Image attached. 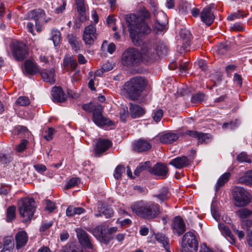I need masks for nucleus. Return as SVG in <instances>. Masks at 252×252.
<instances>
[{
    "label": "nucleus",
    "mask_w": 252,
    "mask_h": 252,
    "mask_svg": "<svg viewBox=\"0 0 252 252\" xmlns=\"http://www.w3.org/2000/svg\"><path fill=\"white\" fill-rule=\"evenodd\" d=\"M151 17L150 12L144 7L140 8L138 11V16L134 14H129L126 16V20L130 37L136 45H140L138 40V34H148L151 29L145 22Z\"/></svg>",
    "instance_id": "obj_1"
},
{
    "label": "nucleus",
    "mask_w": 252,
    "mask_h": 252,
    "mask_svg": "<svg viewBox=\"0 0 252 252\" xmlns=\"http://www.w3.org/2000/svg\"><path fill=\"white\" fill-rule=\"evenodd\" d=\"M143 58L148 63L154 62L158 57L165 55L167 48L163 42L147 40L142 44Z\"/></svg>",
    "instance_id": "obj_2"
},
{
    "label": "nucleus",
    "mask_w": 252,
    "mask_h": 252,
    "mask_svg": "<svg viewBox=\"0 0 252 252\" xmlns=\"http://www.w3.org/2000/svg\"><path fill=\"white\" fill-rule=\"evenodd\" d=\"M131 208L133 213L147 220L158 217L161 212L160 206L154 202H137L131 205Z\"/></svg>",
    "instance_id": "obj_3"
},
{
    "label": "nucleus",
    "mask_w": 252,
    "mask_h": 252,
    "mask_svg": "<svg viewBox=\"0 0 252 252\" xmlns=\"http://www.w3.org/2000/svg\"><path fill=\"white\" fill-rule=\"evenodd\" d=\"M141 61L148 63L143 58L142 45L140 52L135 48H130L125 51L122 57V64L127 67L136 66Z\"/></svg>",
    "instance_id": "obj_4"
},
{
    "label": "nucleus",
    "mask_w": 252,
    "mask_h": 252,
    "mask_svg": "<svg viewBox=\"0 0 252 252\" xmlns=\"http://www.w3.org/2000/svg\"><path fill=\"white\" fill-rule=\"evenodd\" d=\"M146 85V81L142 77L132 78L126 83L124 89L132 99H137L143 91Z\"/></svg>",
    "instance_id": "obj_5"
},
{
    "label": "nucleus",
    "mask_w": 252,
    "mask_h": 252,
    "mask_svg": "<svg viewBox=\"0 0 252 252\" xmlns=\"http://www.w3.org/2000/svg\"><path fill=\"white\" fill-rule=\"evenodd\" d=\"M35 211V202L32 198H25L19 202V211L25 221L30 220Z\"/></svg>",
    "instance_id": "obj_6"
},
{
    "label": "nucleus",
    "mask_w": 252,
    "mask_h": 252,
    "mask_svg": "<svg viewBox=\"0 0 252 252\" xmlns=\"http://www.w3.org/2000/svg\"><path fill=\"white\" fill-rule=\"evenodd\" d=\"M232 195L234 204L237 207H244L251 202L250 193L243 187H235L233 190Z\"/></svg>",
    "instance_id": "obj_7"
},
{
    "label": "nucleus",
    "mask_w": 252,
    "mask_h": 252,
    "mask_svg": "<svg viewBox=\"0 0 252 252\" xmlns=\"http://www.w3.org/2000/svg\"><path fill=\"white\" fill-rule=\"evenodd\" d=\"M150 3L152 7L153 13L156 18V23L154 25V30L157 32L163 31L166 28L168 23V19L166 14L161 11H157L156 3L151 0Z\"/></svg>",
    "instance_id": "obj_8"
},
{
    "label": "nucleus",
    "mask_w": 252,
    "mask_h": 252,
    "mask_svg": "<svg viewBox=\"0 0 252 252\" xmlns=\"http://www.w3.org/2000/svg\"><path fill=\"white\" fill-rule=\"evenodd\" d=\"M182 252H195L198 243L193 232H187L183 236L182 242Z\"/></svg>",
    "instance_id": "obj_9"
},
{
    "label": "nucleus",
    "mask_w": 252,
    "mask_h": 252,
    "mask_svg": "<svg viewBox=\"0 0 252 252\" xmlns=\"http://www.w3.org/2000/svg\"><path fill=\"white\" fill-rule=\"evenodd\" d=\"M13 56L18 61H22L28 55V49L26 45L22 42L14 41L12 45Z\"/></svg>",
    "instance_id": "obj_10"
},
{
    "label": "nucleus",
    "mask_w": 252,
    "mask_h": 252,
    "mask_svg": "<svg viewBox=\"0 0 252 252\" xmlns=\"http://www.w3.org/2000/svg\"><path fill=\"white\" fill-rule=\"evenodd\" d=\"M102 108L101 106H97L95 111L93 113L92 120L94 123L98 126L105 125L111 126L113 123L109 119L103 117L102 114Z\"/></svg>",
    "instance_id": "obj_11"
},
{
    "label": "nucleus",
    "mask_w": 252,
    "mask_h": 252,
    "mask_svg": "<svg viewBox=\"0 0 252 252\" xmlns=\"http://www.w3.org/2000/svg\"><path fill=\"white\" fill-rule=\"evenodd\" d=\"M96 37L97 33L94 25L90 24L85 28L83 32V39L86 44H93Z\"/></svg>",
    "instance_id": "obj_12"
},
{
    "label": "nucleus",
    "mask_w": 252,
    "mask_h": 252,
    "mask_svg": "<svg viewBox=\"0 0 252 252\" xmlns=\"http://www.w3.org/2000/svg\"><path fill=\"white\" fill-rule=\"evenodd\" d=\"M133 149L138 153L147 152L152 148V144L150 141L140 138L135 141L133 144Z\"/></svg>",
    "instance_id": "obj_13"
},
{
    "label": "nucleus",
    "mask_w": 252,
    "mask_h": 252,
    "mask_svg": "<svg viewBox=\"0 0 252 252\" xmlns=\"http://www.w3.org/2000/svg\"><path fill=\"white\" fill-rule=\"evenodd\" d=\"M186 133L187 135L196 138L198 144H207L212 139V135L208 133L194 130H187Z\"/></svg>",
    "instance_id": "obj_14"
},
{
    "label": "nucleus",
    "mask_w": 252,
    "mask_h": 252,
    "mask_svg": "<svg viewBox=\"0 0 252 252\" xmlns=\"http://www.w3.org/2000/svg\"><path fill=\"white\" fill-rule=\"evenodd\" d=\"M149 171L152 174L160 177L162 179H165L167 177L169 170L166 165L158 163L153 168L150 169Z\"/></svg>",
    "instance_id": "obj_15"
},
{
    "label": "nucleus",
    "mask_w": 252,
    "mask_h": 252,
    "mask_svg": "<svg viewBox=\"0 0 252 252\" xmlns=\"http://www.w3.org/2000/svg\"><path fill=\"white\" fill-rule=\"evenodd\" d=\"M172 228L174 233H177L179 236L185 232V223L180 217L178 216L174 219L172 223Z\"/></svg>",
    "instance_id": "obj_16"
},
{
    "label": "nucleus",
    "mask_w": 252,
    "mask_h": 252,
    "mask_svg": "<svg viewBox=\"0 0 252 252\" xmlns=\"http://www.w3.org/2000/svg\"><path fill=\"white\" fill-rule=\"evenodd\" d=\"M200 18L201 21L208 26L213 23L215 16L210 7L207 6L203 9L200 13Z\"/></svg>",
    "instance_id": "obj_17"
},
{
    "label": "nucleus",
    "mask_w": 252,
    "mask_h": 252,
    "mask_svg": "<svg viewBox=\"0 0 252 252\" xmlns=\"http://www.w3.org/2000/svg\"><path fill=\"white\" fill-rule=\"evenodd\" d=\"M112 146V142L108 139L98 140L94 148L95 153L97 155L106 151Z\"/></svg>",
    "instance_id": "obj_18"
},
{
    "label": "nucleus",
    "mask_w": 252,
    "mask_h": 252,
    "mask_svg": "<svg viewBox=\"0 0 252 252\" xmlns=\"http://www.w3.org/2000/svg\"><path fill=\"white\" fill-rule=\"evenodd\" d=\"M76 233L79 241L82 245L89 249L93 248L90 239L86 231L78 228L76 229Z\"/></svg>",
    "instance_id": "obj_19"
},
{
    "label": "nucleus",
    "mask_w": 252,
    "mask_h": 252,
    "mask_svg": "<svg viewBox=\"0 0 252 252\" xmlns=\"http://www.w3.org/2000/svg\"><path fill=\"white\" fill-rule=\"evenodd\" d=\"M190 164L188 158L186 156L178 157L172 159L169 164L177 169H182L188 166Z\"/></svg>",
    "instance_id": "obj_20"
},
{
    "label": "nucleus",
    "mask_w": 252,
    "mask_h": 252,
    "mask_svg": "<svg viewBox=\"0 0 252 252\" xmlns=\"http://www.w3.org/2000/svg\"><path fill=\"white\" fill-rule=\"evenodd\" d=\"M51 94L54 102H62L64 101L66 98V95L60 87H54Z\"/></svg>",
    "instance_id": "obj_21"
},
{
    "label": "nucleus",
    "mask_w": 252,
    "mask_h": 252,
    "mask_svg": "<svg viewBox=\"0 0 252 252\" xmlns=\"http://www.w3.org/2000/svg\"><path fill=\"white\" fill-rule=\"evenodd\" d=\"M44 11L41 9L33 10L29 12L27 17L29 19H33L35 25L37 26L38 21H44L45 20Z\"/></svg>",
    "instance_id": "obj_22"
},
{
    "label": "nucleus",
    "mask_w": 252,
    "mask_h": 252,
    "mask_svg": "<svg viewBox=\"0 0 252 252\" xmlns=\"http://www.w3.org/2000/svg\"><path fill=\"white\" fill-rule=\"evenodd\" d=\"M16 247L17 249H19L25 246L28 240L27 234L25 231L18 232L15 236Z\"/></svg>",
    "instance_id": "obj_23"
},
{
    "label": "nucleus",
    "mask_w": 252,
    "mask_h": 252,
    "mask_svg": "<svg viewBox=\"0 0 252 252\" xmlns=\"http://www.w3.org/2000/svg\"><path fill=\"white\" fill-rule=\"evenodd\" d=\"M42 78L44 81L53 84L55 83V70L51 69L49 70H44L40 72Z\"/></svg>",
    "instance_id": "obj_24"
},
{
    "label": "nucleus",
    "mask_w": 252,
    "mask_h": 252,
    "mask_svg": "<svg viewBox=\"0 0 252 252\" xmlns=\"http://www.w3.org/2000/svg\"><path fill=\"white\" fill-rule=\"evenodd\" d=\"M179 138L177 134L173 132H167L160 136V141L165 144H169L176 141Z\"/></svg>",
    "instance_id": "obj_25"
},
{
    "label": "nucleus",
    "mask_w": 252,
    "mask_h": 252,
    "mask_svg": "<svg viewBox=\"0 0 252 252\" xmlns=\"http://www.w3.org/2000/svg\"><path fill=\"white\" fill-rule=\"evenodd\" d=\"M145 110L140 106L136 104H130L129 113L132 118H137L142 116L145 114Z\"/></svg>",
    "instance_id": "obj_26"
},
{
    "label": "nucleus",
    "mask_w": 252,
    "mask_h": 252,
    "mask_svg": "<svg viewBox=\"0 0 252 252\" xmlns=\"http://www.w3.org/2000/svg\"><path fill=\"white\" fill-rule=\"evenodd\" d=\"M38 72L36 65L32 61L27 60L25 63L24 73L26 74L34 75Z\"/></svg>",
    "instance_id": "obj_27"
},
{
    "label": "nucleus",
    "mask_w": 252,
    "mask_h": 252,
    "mask_svg": "<svg viewBox=\"0 0 252 252\" xmlns=\"http://www.w3.org/2000/svg\"><path fill=\"white\" fill-rule=\"evenodd\" d=\"M238 181L240 184L252 185V170H249L242 176H239Z\"/></svg>",
    "instance_id": "obj_28"
},
{
    "label": "nucleus",
    "mask_w": 252,
    "mask_h": 252,
    "mask_svg": "<svg viewBox=\"0 0 252 252\" xmlns=\"http://www.w3.org/2000/svg\"><path fill=\"white\" fill-rule=\"evenodd\" d=\"M63 64L64 67H70L72 70H75L77 66L76 59L72 56L65 55L63 61Z\"/></svg>",
    "instance_id": "obj_29"
},
{
    "label": "nucleus",
    "mask_w": 252,
    "mask_h": 252,
    "mask_svg": "<svg viewBox=\"0 0 252 252\" xmlns=\"http://www.w3.org/2000/svg\"><path fill=\"white\" fill-rule=\"evenodd\" d=\"M221 234L226 236H228L230 239V243L234 244L235 242V239L234 236L231 234V232L228 227L223 223H219L218 225Z\"/></svg>",
    "instance_id": "obj_30"
},
{
    "label": "nucleus",
    "mask_w": 252,
    "mask_h": 252,
    "mask_svg": "<svg viewBox=\"0 0 252 252\" xmlns=\"http://www.w3.org/2000/svg\"><path fill=\"white\" fill-rule=\"evenodd\" d=\"M230 175L229 172H225L219 178L216 186L217 191L229 181Z\"/></svg>",
    "instance_id": "obj_31"
},
{
    "label": "nucleus",
    "mask_w": 252,
    "mask_h": 252,
    "mask_svg": "<svg viewBox=\"0 0 252 252\" xmlns=\"http://www.w3.org/2000/svg\"><path fill=\"white\" fill-rule=\"evenodd\" d=\"M67 38L68 43L71 45L72 48L74 50V51L77 52L79 50L80 48L79 42L77 40L76 36L73 34H70L67 36Z\"/></svg>",
    "instance_id": "obj_32"
},
{
    "label": "nucleus",
    "mask_w": 252,
    "mask_h": 252,
    "mask_svg": "<svg viewBox=\"0 0 252 252\" xmlns=\"http://www.w3.org/2000/svg\"><path fill=\"white\" fill-rule=\"evenodd\" d=\"M66 4V2L62 1V2H60L59 1H57V2H55V1L52 3V7L54 9L55 12L56 14H60L62 13L65 9Z\"/></svg>",
    "instance_id": "obj_33"
},
{
    "label": "nucleus",
    "mask_w": 252,
    "mask_h": 252,
    "mask_svg": "<svg viewBox=\"0 0 252 252\" xmlns=\"http://www.w3.org/2000/svg\"><path fill=\"white\" fill-rule=\"evenodd\" d=\"M150 167L151 163L150 161H147L145 162L141 163L134 170V173L135 175L138 176L141 172L150 169Z\"/></svg>",
    "instance_id": "obj_34"
},
{
    "label": "nucleus",
    "mask_w": 252,
    "mask_h": 252,
    "mask_svg": "<svg viewBox=\"0 0 252 252\" xmlns=\"http://www.w3.org/2000/svg\"><path fill=\"white\" fill-rule=\"evenodd\" d=\"M51 38L55 46L58 45L61 41V34L58 30H53L51 32Z\"/></svg>",
    "instance_id": "obj_35"
},
{
    "label": "nucleus",
    "mask_w": 252,
    "mask_h": 252,
    "mask_svg": "<svg viewBox=\"0 0 252 252\" xmlns=\"http://www.w3.org/2000/svg\"><path fill=\"white\" fill-rule=\"evenodd\" d=\"M170 196L169 190L166 188H162L160 193L156 197L161 202L168 199Z\"/></svg>",
    "instance_id": "obj_36"
},
{
    "label": "nucleus",
    "mask_w": 252,
    "mask_h": 252,
    "mask_svg": "<svg viewBox=\"0 0 252 252\" xmlns=\"http://www.w3.org/2000/svg\"><path fill=\"white\" fill-rule=\"evenodd\" d=\"M75 1L78 11L81 14L80 18L83 20L86 18L85 16H84L83 14L85 12L84 0H75Z\"/></svg>",
    "instance_id": "obj_37"
},
{
    "label": "nucleus",
    "mask_w": 252,
    "mask_h": 252,
    "mask_svg": "<svg viewBox=\"0 0 252 252\" xmlns=\"http://www.w3.org/2000/svg\"><path fill=\"white\" fill-rule=\"evenodd\" d=\"M236 214L241 219H244L252 215V211L247 208H242L236 212Z\"/></svg>",
    "instance_id": "obj_38"
},
{
    "label": "nucleus",
    "mask_w": 252,
    "mask_h": 252,
    "mask_svg": "<svg viewBox=\"0 0 252 252\" xmlns=\"http://www.w3.org/2000/svg\"><path fill=\"white\" fill-rule=\"evenodd\" d=\"M240 124V121L238 119H235L234 121H232L228 123H224L222 126V127L223 129L229 128L232 130L237 127Z\"/></svg>",
    "instance_id": "obj_39"
},
{
    "label": "nucleus",
    "mask_w": 252,
    "mask_h": 252,
    "mask_svg": "<svg viewBox=\"0 0 252 252\" xmlns=\"http://www.w3.org/2000/svg\"><path fill=\"white\" fill-rule=\"evenodd\" d=\"M16 207L14 206H10L7 210L6 221L11 222L15 218Z\"/></svg>",
    "instance_id": "obj_40"
},
{
    "label": "nucleus",
    "mask_w": 252,
    "mask_h": 252,
    "mask_svg": "<svg viewBox=\"0 0 252 252\" xmlns=\"http://www.w3.org/2000/svg\"><path fill=\"white\" fill-rule=\"evenodd\" d=\"M155 238L158 242L162 244L163 247L168 252V249L169 248L168 243L167 241V238H165V236L161 234L158 233L155 235Z\"/></svg>",
    "instance_id": "obj_41"
},
{
    "label": "nucleus",
    "mask_w": 252,
    "mask_h": 252,
    "mask_svg": "<svg viewBox=\"0 0 252 252\" xmlns=\"http://www.w3.org/2000/svg\"><path fill=\"white\" fill-rule=\"evenodd\" d=\"M126 168L125 167L122 165H118L114 172L113 175L114 178L117 180H120L122 178V175L123 173L125 172Z\"/></svg>",
    "instance_id": "obj_42"
},
{
    "label": "nucleus",
    "mask_w": 252,
    "mask_h": 252,
    "mask_svg": "<svg viewBox=\"0 0 252 252\" xmlns=\"http://www.w3.org/2000/svg\"><path fill=\"white\" fill-rule=\"evenodd\" d=\"M89 231L93 234V235L98 240H100L101 236H102L103 229L100 226H96L92 230H89Z\"/></svg>",
    "instance_id": "obj_43"
},
{
    "label": "nucleus",
    "mask_w": 252,
    "mask_h": 252,
    "mask_svg": "<svg viewBox=\"0 0 252 252\" xmlns=\"http://www.w3.org/2000/svg\"><path fill=\"white\" fill-rule=\"evenodd\" d=\"M100 106L101 105L98 104H94L92 103H88L83 105L82 108L86 111L90 113L92 112L93 113L95 111V108H96L97 106Z\"/></svg>",
    "instance_id": "obj_44"
},
{
    "label": "nucleus",
    "mask_w": 252,
    "mask_h": 252,
    "mask_svg": "<svg viewBox=\"0 0 252 252\" xmlns=\"http://www.w3.org/2000/svg\"><path fill=\"white\" fill-rule=\"evenodd\" d=\"M179 34L180 37L183 39L185 40L187 43L188 42L191 37V34L190 32L186 29L181 30Z\"/></svg>",
    "instance_id": "obj_45"
},
{
    "label": "nucleus",
    "mask_w": 252,
    "mask_h": 252,
    "mask_svg": "<svg viewBox=\"0 0 252 252\" xmlns=\"http://www.w3.org/2000/svg\"><path fill=\"white\" fill-rule=\"evenodd\" d=\"M205 95L203 94L197 93L192 96L191 101L194 103H199L203 101Z\"/></svg>",
    "instance_id": "obj_46"
},
{
    "label": "nucleus",
    "mask_w": 252,
    "mask_h": 252,
    "mask_svg": "<svg viewBox=\"0 0 252 252\" xmlns=\"http://www.w3.org/2000/svg\"><path fill=\"white\" fill-rule=\"evenodd\" d=\"M17 131L18 134H22L24 137H28L30 134L27 128L22 126H18L16 127Z\"/></svg>",
    "instance_id": "obj_47"
},
{
    "label": "nucleus",
    "mask_w": 252,
    "mask_h": 252,
    "mask_svg": "<svg viewBox=\"0 0 252 252\" xmlns=\"http://www.w3.org/2000/svg\"><path fill=\"white\" fill-rule=\"evenodd\" d=\"M245 16H246V14H243L240 11H238L237 12L229 15L227 17V20L229 21H233L236 19L243 18Z\"/></svg>",
    "instance_id": "obj_48"
},
{
    "label": "nucleus",
    "mask_w": 252,
    "mask_h": 252,
    "mask_svg": "<svg viewBox=\"0 0 252 252\" xmlns=\"http://www.w3.org/2000/svg\"><path fill=\"white\" fill-rule=\"evenodd\" d=\"M28 144V141L26 139L22 140L21 142L16 146L15 150L17 152H22L24 151Z\"/></svg>",
    "instance_id": "obj_49"
},
{
    "label": "nucleus",
    "mask_w": 252,
    "mask_h": 252,
    "mask_svg": "<svg viewBox=\"0 0 252 252\" xmlns=\"http://www.w3.org/2000/svg\"><path fill=\"white\" fill-rule=\"evenodd\" d=\"M3 246L5 248L13 249L14 247V242L11 237H6L3 240Z\"/></svg>",
    "instance_id": "obj_50"
},
{
    "label": "nucleus",
    "mask_w": 252,
    "mask_h": 252,
    "mask_svg": "<svg viewBox=\"0 0 252 252\" xmlns=\"http://www.w3.org/2000/svg\"><path fill=\"white\" fill-rule=\"evenodd\" d=\"M237 160L240 162H251V160L249 158L248 156L245 153H242L238 155L237 157Z\"/></svg>",
    "instance_id": "obj_51"
},
{
    "label": "nucleus",
    "mask_w": 252,
    "mask_h": 252,
    "mask_svg": "<svg viewBox=\"0 0 252 252\" xmlns=\"http://www.w3.org/2000/svg\"><path fill=\"white\" fill-rule=\"evenodd\" d=\"M17 104L20 106H27L30 103L28 97L26 96H20L16 100Z\"/></svg>",
    "instance_id": "obj_52"
},
{
    "label": "nucleus",
    "mask_w": 252,
    "mask_h": 252,
    "mask_svg": "<svg viewBox=\"0 0 252 252\" xmlns=\"http://www.w3.org/2000/svg\"><path fill=\"white\" fill-rule=\"evenodd\" d=\"M79 182V179L76 178H73L70 179L66 185V189H69L76 186Z\"/></svg>",
    "instance_id": "obj_53"
},
{
    "label": "nucleus",
    "mask_w": 252,
    "mask_h": 252,
    "mask_svg": "<svg viewBox=\"0 0 252 252\" xmlns=\"http://www.w3.org/2000/svg\"><path fill=\"white\" fill-rule=\"evenodd\" d=\"M11 158L9 155L0 153V162L6 164L11 161Z\"/></svg>",
    "instance_id": "obj_54"
},
{
    "label": "nucleus",
    "mask_w": 252,
    "mask_h": 252,
    "mask_svg": "<svg viewBox=\"0 0 252 252\" xmlns=\"http://www.w3.org/2000/svg\"><path fill=\"white\" fill-rule=\"evenodd\" d=\"M228 48L224 44H220L219 45L217 50V53L220 55L225 54L228 51Z\"/></svg>",
    "instance_id": "obj_55"
},
{
    "label": "nucleus",
    "mask_w": 252,
    "mask_h": 252,
    "mask_svg": "<svg viewBox=\"0 0 252 252\" xmlns=\"http://www.w3.org/2000/svg\"><path fill=\"white\" fill-rule=\"evenodd\" d=\"M112 239L113 237L110 234H103L99 241L105 244H107Z\"/></svg>",
    "instance_id": "obj_56"
},
{
    "label": "nucleus",
    "mask_w": 252,
    "mask_h": 252,
    "mask_svg": "<svg viewBox=\"0 0 252 252\" xmlns=\"http://www.w3.org/2000/svg\"><path fill=\"white\" fill-rule=\"evenodd\" d=\"M163 116V111L161 109L157 110L153 116V119L156 122H158L160 121Z\"/></svg>",
    "instance_id": "obj_57"
},
{
    "label": "nucleus",
    "mask_w": 252,
    "mask_h": 252,
    "mask_svg": "<svg viewBox=\"0 0 252 252\" xmlns=\"http://www.w3.org/2000/svg\"><path fill=\"white\" fill-rule=\"evenodd\" d=\"M46 209L50 212H53L56 208L55 203L49 200H47L46 201Z\"/></svg>",
    "instance_id": "obj_58"
},
{
    "label": "nucleus",
    "mask_w": 252,
    "mask_h": 252,
    "mask_svg": "<svg viewBox=\"0 0 252 252\" xmlns=\"http://www.w3.org/2000/svg\"><path fill=\"white\" fill-rule=\"evenodd\" d=\"M54 132V129L53 128H49L46 131V134L44 135V138L48 141L51 140L53 138V135Z\"/></svg>",
    "instance_id": "obj_59"
},
{
    "label": "nucleus",
    "mask_w": 252,
    "mask_h": 252,
    "mask_svg": "<svg viewBox=\"0 0 252 252\" xmlns=\"http://www.w3.org/2000/svg\"><path fill=\"white\" fill-rule=\"evenodd\" d=\"M53 224L52 221L45 222H43L40 227V231L41 232H44L48 228H49Z\"/></svg>",
    "instance_id": "obj_60"
},
{
    "label": "nucleus",
    "mask_w": 252,
    "mask_h": 252,
    "mask_svg": "<svg viewBox=\"0 0 252 252\" xmlns=\"http://www.w3.org/2000/svg\"><path fill=\"white\" fill-rule=\"evenodd\" d=\"M241 225L244 229H248L249 228L252 226V220H244L242 221Z\"/></svg>",
    "instance_id": "obj_61"
},
{
    "label": "nucleus",
    "mask_w": 252,
    "mask_h": 252,
    "mask_svg": "<svg viewBox=\"0 0 252 252\" xmlns=\"http://www.w3.org/2000/svg\"><path fill=\"white\" fill-rule=\"evenodd\" d=\"M102 213L106 218H109L113 216L114 212L112 209L107 208L105 209Z\"/></svg>",
    "instance_id": "obj_62"
},
{
    "label": "nucleus",
    "mask_w": 252,
    "mask_h": 252,
    "mask_svg": "<svg viewBox=\"0 0 252 252\" xmlns=\"http://www.w3.org/2000/svg\"><path fill=\"white\" fill-rule=\"evenodd\" d=\"M34 168L36 171L40 173H42L46 170V167L42 164H36L34 165Z\"/></svg>",
    "instance_id": "obj_63"
},
{
    "label": "nucleus",
    "mask_w": 252,
    "mask_h": 252,
    "mask_svg": "<svg viewBox=\"0 0 252 252\" xmlns=\"http://www.w3.org/2000/svg\"><path fill=\"white\" fill-rule=\"evenodd\" d=\"M232 229L233 231L237 235L239 239H241L244 238L245 236V233L242 230H239L235 226H232Z\"/></svg>",
    "instance_id": "obj_64"
}]
</instances>
